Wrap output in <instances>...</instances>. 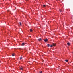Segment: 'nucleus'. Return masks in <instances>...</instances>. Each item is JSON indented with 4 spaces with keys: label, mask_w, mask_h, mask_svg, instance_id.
Wrapping results in <instances>:
<instances>
[{
    "label": "nucleus",
    "mask_w": 73,
    "mask_h": 73,
    "mask_svg": "<svg viewBox=\"0 0 73 73\" xmlns=\"http://www.w3.org/2000/svg\"><path fill=\"white\" fill-rule=\"evenodd\" d=\"M42 39L41 38H39L38 39V40L39 41H41Z\"/></svg>",
    "instance_id": "nucleus-1"
},
{
    "label": "nucleus",
    "mask_w": 73,
    "mask_h": 73,
    "mask_svg": "<svg viewBox=\"0 0 73 73\" xmlns=\"http://www.w3.org/2000/svg\"><path fill=\"white\" fill-rule=\"evenodd\" d=\"M48 39H44V41L45 42H46L47 41H48Z\"/></svg>",
    "instance_id": "nucleus-2"
},
{
    "label": "nucleus",
    "mask_w": 73,
    "mask_h": 73,
    "mask_svg": "<svg viewBox=\"0 0 73 73\" xmlns=\"http://www.w3.org/2000/svg\"><path fill=\"white\" fill-rule=\"evenodd\" d=\"M20 69H21V70H23V67H20Z\"/></svg>",
    "instance_id": "nucleus-3"
},
{
    "label": "nucleus",
    "mask_w": 73,
    "mask_h": 73,
    "mask_svg": "<svg viewBox=\"0 0 73 73\" xmlns=\"http://www.w3.org/2000/svg\"><path fill=\"white\" fill-rule=\"evenodd\" d=\"M53 46H56V44L53 43Z\"/></svg>",
    "instance_id": "nucleus-4"
},
{
    "label": "nucleus",
    "mask_w": 73,
    "mask_h": 73,
    "mask_svg": "<svg viewBox=\"0 0 73 73\" xmlns=\"http://www.w3.org/2000/svg\"><path fill=\"white\" fill-rule=\"evenodd\" d=\"M30 32H32V29H30Z\"/></svg>",
    "instance_id": "nucleus-5"
},
{
    "label": "nucleus",
    "mask_w": 73,
    "mask_h": 73,
    "mask_svg": "<svg viewBox=\"0 0 73 73\" xmlns=\"http://www.w3.org/2000/svg\"><path fill=\"white\" fill-rule=\"evenodd\" d=\"M22 46H24V43H22Z\"/></svg>",
    "instance_id": "nucleus-6"
},
{
    "label": "nucleus",
    "mask_w": 73,
    "mask_h": 73,
    "mask_svg": "<svg viewBox=\"0 0 73 73\" xmlns=\"http://www.w3.org/2000/svg\"><path fill=\"white\" fill-rule=\"evenodd\" d=\"M67 45H68L69 46V45H70V44L69 43H67Z\"/></svg>",
    "instance_id": "nucleus-7"
},
{
    "label": "nucleus",
    "mask_w": 73,
    "mask_h": 73,
    "mask_svg": "<svg viewBox=\"0 0 73 73\" xmlns=\"http://www.w3.org/2000/svg\"><path fill=\"white\" fill-rule=\"evenodd\" d=\"M65 61L66 62H68V60H65Z\"/></svg>",
    "instance_id": "nucleus-8"
},
{
    "label": "nucleus",
    "mask_w": 73,
    "mask_h": 73,
    "mask_svg": "<svg viewBox=\"0 0 73 73\" xmlns=\"http://www.w3.org/2000/svg\"><path fill=\"white\" fill-rule=\"evenodd\" d=\"M59 11L60 12H61L62 11V9H60L59 10Z\"/></svg>",
    "instance_id": "nucleus-9"
},
{
    "label": "nucleus",
    "mask_w": 73,
    "mask_h": 73,
    "mask_svg": "<svg viewBox=\"0 0 73 73\" xmlns=\"http://www.w3.org/2000/svg\"><path fill=\"white\" fill-rule=\"evenodd\" d=\"M43 7H46V5H43Z\"/></svg>",
    "instance_id": "nucleus-10"
},
{
    "label": "nucleus",
    "mask_w": 73,
    "mask_h": 73,
    "mask_svg": "<svg viewBox=\"0 0 73 73\" xmlns=\"http://www.w3.org/2000/svg\"><path fill=\"white\" fill-rule=\"evenodd\" d=\"M22 58H23L22 57H21L20 58V60H22Z\"/></svg>",
    "instance_id": "nucleus-11"
},
{
    "label": "nucleus",
    "mask_w": 73,
    "mask_h": 73,
    "mask_svg": "<svg viewBox=\"0 0 73 73\" xmlns=\"http://www.w3.org/2000/svg\"><path fill=\"white\" fill-rule=\"evenodd\" d=\"M48 47H49L50 46V45H49V44H48Z\"/></svg>",
    "instance_id": "nucleus-12"
},
{
    "label": "nucleus",
    "mask_w": 73,
    "mask_h": 73,
    "mask_svg": "<svg viewBox=\"0 0 73 73\" xmlns=\"http://www.w3.org/2000/svg\"><path fill=\"white\" fill-rule=\"evenodd\" d=\"M42 73V71H40V73Z\"/></svg>",
    "instance_id": "nucleus-13"
},
{
    "label": "nucleus",
    "mask_w": 73,
    "mask_h": 73,
    "mask_svg": "<svg viewBox=\"0 0 73 73\" xmlns=\"http://www.w3.org/2000/svg\"><path fill=\"white\" fill-rule=\"evenodd\" d=\"M20 25L21 26V22H20L19 23Z\"/></svg>",
    "instance_id": "nucleus-14"
},
{
    "label": "nucleus",
    "mask_w": 73,
    "mask_h": 73,
    "mask_svg": "<svg viewBox=\"0 0 73 73\" xmlns=\"http://www.w3.org/2000/svg\"><path fill=\"white\" fill-rule=\"evenodd\" d=\"M50 46L51 48H52V47H53V45H51Z\"/></svg>",
    "instance_id": "nucleus-15"
},
{
    "label": "nucleus",
    "mask_w": 73,
    "mask_h": 73,
    "mask_svg": "<svg viewBox=\"0 0 73 73\" xmlns=\"http://www.w3.org/2000/svg\"><path fill=\"white\" fill-rule=\"evenodd\" d=\"M12 56H15V54H12Z\"/></svg>",
    "instance_id": "nucleus-16"
}]
</instances>
